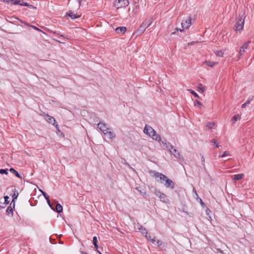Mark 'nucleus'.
Wrapping results in <instances>:
<instances>
[{"instance_id":"f257e3e1","label":"nucleus","mask_w":254,"mask_h":254,"mask_svg":"<svg viewBox=\"0 0 254 254\" xmlns=\"http://www.w3.org/2000/svg\"><path fill=\"white\" fill-rule=\"evenodd\" d=\"M154 177L156 178H159V180L158 181L163 184L166 188L172 190L174 189L175 184L174 182L165 175L157 172H155L154 173Z\"/></svg>"},{"instance_id":"f03ea898","label":"nucleus","mask_w":254,"mask_h":254,"mask_svg":"<svg viewBox=\"0 0 254 254\" xmlns=\"http://www.w3.org/2000/svg\"><path fill=\"white\" fill-rule=\"evenodd\" d=\"M143 131L145 134L148 135L153 139L159 142L161 141V137L159 135L156 133V132L152 127L146 125L144 127Z\"/></svg>"},{"instance_id":"7ed1b4c3","label":"nucleus","mask_w":254,"mask_h":254,"mask_svg":"<svg viewBox=\"0 0 254 254\" xmlns=\"http://www.w3.org/2000/svg\"><path fill=\"white\" fill-rule=\"evenodd\" d=\"M242 13V14L239 15L235 26V30L239 32H241L243 29L245 22V13L244 11Z\"/></svg>"},{"instance_id":"20e7f679","label":"nucleus","mask_w":254,"mask_h":254,"mask_svg":"<svg viewBox=\"0 0 254 254\" xmlns=\"http://www.w3.org/2000/svg\"><path fill=\"white\" fill-rule=\"evenodd\" d=\"M128 4V0H116L114 2V6L117 9L125 7Z\"/></svg>"},{"instance_id":"39448f33","label":"nucleus","mask_w":254,"mask_h":254,"mask_svg":"<svg viewBox=\"0 0 254 254\" xmlns=\"http://www.w3.org/2000/svg\"><path fill=\"white\" fill-rule=\"evenodd\" d=\"M151 21L150 20H145L137 29V32L143 33L145 29L151 24Z\"/></svg>"},{"instance_id":"423d86ee","label":"nucleus","mask_w":254,"mask_h":254,"mask_svg":"<svg viewBox=\"0 0 254 254\" xmlns=\"http://www.w3.org/2000/svg\"><path fill=\"white\" fill-rule=\"evenodd\" d=\"M154 193L156 196L159 198L161 201L165 202L168 200L166 195L159 190H155Z\"/></svg>"},{"instance_id":"0eeeda50","label":"nucleus","mask_w":254,"mask_h":254,"mask_svg":"<svg viewBox=\"0 0 254 254\" xmlns=\"http://www.w3.org/2000/svg\"><path fill=\"white\" fill-rule=\"evenodd\" d=\"M191 18L190 17H189L185 21H183L181 23L182 28L184 29L189 28L191 24Z\"/></svg>"},{"instance_id":"6e6552de","label":"nucleus","mask_w":254,"mask_h":254,"mask_svg":"<svg viewBox=\"0 0 254 254\" xmlns=\"http://www.w3.org/2000/svg\"><path fill=\"white\" fill-rule=\"evenodd\" d=\"M98 128L105 133V132H106L109 129V127H107V125L104 123L100 122L97 125Z\"/></svg>"},{"instance_id":"1a4fd4ad","label":"nucleus","mask_w":254,"mask_h":254,"mask_svg":"<svg viewBox=\"0 0 254 254\" xmlns=\"http://www.w3.org/2000/svg\"><path fill=\"white\" fill-rule=\"evenodd\" d=\"M139 230L140 231V232L142 234L145 235V236L148 238V239L150 241H151V242L152 243H154L155 242H156V240L155 239V238H153L152 239L150 236L147 237V230L145 228H143L142 226H140V228H139Z\"/></svg>"},{"instance_id":"9d476101","label":"nucleus","mask_w":254,"mask_h":254,"mask_svg":"<svg viewBox=\"0 0 254 254\" xmlns=\"http://www.w3.org/2000/svg\"><path fill=\"white\" fill-rule=\"evenodd\" d=\"M104 134L105 135H106L107 137L109 139L113 140L115 138V134L111 128H109L107 131L105 132Z\"/></svg>"},{"instance_id":"9b49d317","label":"nucleus","mask_w":254,"mask_h":254,"mask_svg":"<svg viewBox=\"0 0 254 254\" xmlns=\"http://www.w3.org/2000/svg\"><path fill=\"white\" fill-rule=\"evenodd\" d=\"M250 41H248L244 43L243 45L240 47L239 51L240 56H242L245 52V50L248 49Z\"/></svg>"},{"instance_id":"f8f14e48","label":"nucleus","mask_w":254,"mask_h":254,"mask_svg":"<svg viewBox=\"0 0 254 254\" xmlns=\"http://www.w3.org/2000/svg\"><path fill=\"white\" fill-rule=\"evenodd\" d=\"M66 14L68 16H69L72 19H76L80 17V15L74 13L71 10H69L68 12H66Z\"/></svg>"},{"instance_id":"ddd939ff","label":"nucleus","mask_w":254,"mask_h":254,"mask_svg":"<svg viewBox=\"0 0 254 254\" xmlns=\"http://www.w3.org/2000/svg\"><path fill=\"white\" fill-rule=\"evenodd\" d=\"M47 122H48L50 124L54 125L56 127L58 126V124L57 123L55 119L53 117H51L48 115H47V119H46Z\"/></svg>"},{"instance_id":"4468645a","label":"nucleus","mask_w":254,"mask_h":254,"mask_svg":"<svg viewBox=\"0 0 254 254\" xmlns=\"http://www.w3.org/2000/svg\"><path fill=\"white\" fill-rule=\"evenodd\" d=\"M169 151L175 158L178 159L180 158V153L175 148L173 147V149H171Z\"/></svg>"},{"instance_id":"2eb2a0df","label":"nucleus","mask_w":254,"mask_h":254,"mask_svg":"<svg viewBox=\"0 0 254 254\" xmlns=\"http://www.w3.org/2000/svg\"><path fill=\"white\" fill-rule=\"evenodd\" d=\"M162 143L164 148H166L169 151L171 149H173V146L169 142H168L166 140L163 141L162 142Z\"/></svg>"},{"instance_id":"dca6fc26","label":"nucleus","mask_w":254,"mask_h":254,"mask_svg":"<svg viewBox=\"0 0 254 254\" xmlns=\"http://www.w3.org/2000/svg\"><path fill=\"white\" fill-rule=\"evenodd\" d=\"M81 0H69V3H73L78 8H79L81 4Z\"/></svg>"},{"instance_id":"f3484780","label":"nucleus","mask_w":254,"mask_h":254,"mask_svg":"<svg viewBox=\"0 0 254 254\" xmlns=\"http://www.w3.org/2000/svg\"><path fill=\"white\" fill-rule=\"evenodd\" d=\"M116 32L118 33H124L126 31L125 27H119L116 28Z\"/></svg>"},{"instance_id":"a211bd4d","label":"nucleus","mask_w":254,"mask_h":254,"mask_svg":"<svg viewBox=\"0 0 254 254\" xmlns=\"http://www.w3.org/2000/svg\"><path fill=\"white\" fill-rule=\"evenodd\" d=\"M7 3H11L13 4L14 5H21V1L18 0H9L6 1Z\"/></svg>"},{"instance_id":"6ab92c4d","label":"nucleus","mask_w":254,"mask_h":254,"mask_svg":"<svg viewBox=\"0 0 254 254\" xmlns=\"http://www.w3.org/2000/svg\"><path fill=\"white\" fill-rule=\"evenodd\" d=\"M244 176L243 174L235 175L233 176V180L235 181H238L242 179L244 177Z\"/></svg>"},{"instance_id":"aec40b11","label":"nucleus","mask_w":254,"mask_h":254,"mask_svg":"<svg viewBox=\"0 0 254 254\" xmlns=\"http://www.w3.org/2000/svg\"><path fill=\"white\" fill-rule=\"evenodd\" d=\"M56 211L60 213L63 211V206L59 203H57L56 206Z\"/></svg>"},{"instance_id":"412c9836","label":"nucleus","mask_w":254,"mask_h":254,"mask_svg":"<svg viewBox=\"0 0 254 254\" xmlns=\"http://www.w3.org/2000/svg\"><path fill=\"white\" fill-rule=\"evenodd\" d=\"M241 117L239 115H236L232 118V122L234 124L236 121L240 120Z\"/></svg>"},{"instance_id":"4be33fe9","label":"nucleus","mask_w":254,"mask_h":254,"mask_svg":"<svg viewBox=\"0 0 254 254\" xmlns=\"http://www.w3.org/2000/svg\"><path fill=\"white\" fill-rule=\"evenodd\" d=\"M12 202L10 204V206H8L6 210V212L7 213V214L8 215L10 214L11 216L13 215V208L11 206V205L12 204Z\"/></svg>"},{"instance_id":"5701e85b","label":"nucleus","mask_w":254,"mask_h":254,"mask_svg":"<svg viewBox=\"0 0 254 254\" xmlns=\"http://www.w3.org/2000/svg\"><path fill=\"white\" fill-rule=\"evenodd\" d=\"M205 64L210 67H213L215 64H217L216 62H211V61H206Z\"/></svg>"},{"instance_id":"b1692460","label":"nucleus","mask_w":254,"mask_h":254,"mask_svg":"<svg viewBox=\"0 0 254 254\" xmlns=\"http://www.w3.org/2000/svg\"><path fill=\"white\" fill-rule=\"evenodd\" d=\"M10 172L14 174L16 177L21 178V177L19 175V174L18 173L17 171L15 170L13 168H10L9 170Z\"/></svg>"},{"instance_id":"393cba45","label":"nucleus","mask_w":254,"mask_h":254,"mask_svg":"<svg viewBox=\"0 0 254 254\" xmlns=\"http://www.w3.org/2000/svg\"><path fill=\"white\" fill-rule=\"evenodd\" d=\"M214 125H215V123L213 122L207 123L206 124V127L208 129H211V128H213V127H214Z\"/></svg>"},{"instance_id":"a878e982","label":"nucleus","mask_w":254,"mask_h":254,"mask_svg":"<svg viewBox=\"0 0 254 254\" xmlns=\"http://www.w3.org/2000/svg\"><path fill=\"white\" fill-rule=\"evenodd\" d=\"M215 54L218 57H222L224 55V52L222 51H219L215 52Z\"/></svg>"},{"instance_id":"bb28decb","label":"nucleus","mask_w":254,"mask_h":254,"mask_svg":"<svg viewBox=\"0 0 254 254\" xmlns=\"http://www.w3.org/2000/svg\"><path fill=\"white\" fill-rule=\"evenodd\" d=\"M226 156H230L229 152L226 151L222 154L220 155L219 157L223 158Z\"/></svg>"},{"instance_id":"cd10ccee","label":"nucleus","mask_w":254,"mask_h":254,"mask_svg":"<svg viewBox=\"0 0 254 254\" xmlns=\"http://www.w3.org/2000/svg\"><path fill=\"white\" fill-rule=\"evenodd\" d=\"M27 25L31 28H32L33 29H35V30H37V31H40V32H42V30H40L39 28H38V27L34 26V25H30V24H27Z\"/></svg>"},{"instance_id":"c85d7f7f","label":"nucleus","mask_w":254,"mask_h":254,"mask_svg":"<svg viewBox=\"0 0 254 254\" xmlns=\"http://www.w3.org/2000/svg\"><path fill=\"white\" fill-rule=\"evenodd\" d=\"M18 195V193L17 191H15L13 193V195H12L13 200H12V202H14V199L17 198Z\"/></svg>"},{"instance_id":"c756f323","label":"nucleus","mask_w":254,"mask_h":254,"mask_svg":"<svg viewBox=\"0 0 254 254\" xmlns=\"http://www.w3.org/2000/svg\"><path fill=\"white\" fill-rule=\"evenodd\" d=\"M194 105H197L200 108H202L203 107V105L202 104V103L201 102H200L199 101H196L195 102V103H194Z\"/></svg>"},{"instance_id":"7c9ffc66","label":"nucleus","mask_w":254,"mask_h":254,"mask_svg":"<svg viewBox=\"0 0 254 254\" xmlns=\"http://www.w3.org/2000/svg\"><path fill=\"white\" fill-rule=\"evenodd\" d=\"M8 173V170L7 169H0V174H7Z\"/></svg>"},{"instance_id":"2f4dec72","label":"nucleus","mask_w":254,"mask_h":254,"mask_svg":"<svg viewBox=\"0 0 254 254\" xmlns=\"http://www.w3.org/2000/svg\"><path fill=\"white\" fill-rule=\"evenodd\" d=\"M201 162H202V165L204 167V169H205V158H204V157L202 155L201 157Z\"/></svg>"},{"instance_id":"473e14b6","label":"nucleus","mask_w":254,"mask_h":254,"mask_svg":"<svg viewBox=\"0 0 254 254\" xmlns=\"http://www.w3.org/2000/svg\"><path fill=\"white\" fill-rule=\"evenodd\" d=\"M198 88L200 89L202 92H204L206 90L205 87L203 86L202 84H199Z\"/></svg>"},{"instance_id":"72a5a7b5","label":"nucleus","mask_w":254,"mask_h":254,"mask_svg":"<svg viewBox=\"0 0 254 254\" xmlns=\"http://www.w3.org/2000/svg\"><path fill=\"white\" fill-rule=\"evenodd\" d=\"M190 92L195 97L199 98V96L193 91V90H189Z\"/></svg>"},{"instance_id":"f704fd0d","label":"nucleus","mask_w":254,"mask_h":254,"mask_svg":"<svg viewBox=\"0 0 254 254\" xmlns=\"http://www.w3.org/2000/svg\"><path fill=\"white\" fill-rule=\"evenodd\" d=\"M211 142L213 145H215L216 147L218 148L219 147V144L217 143V141L215 140H214V139L212 140L211 141Z\"/></svg>"},{"instance_id":"c9c22d12","label":"nucleus","mask_w":254,"mask_h":254,"mask_svg":"<svg viewBox=\"0 0 254 254\" xmlns=\"http://www.w3.org/2000/svg\"><path fill=\"white\" fill-rule=\"evenodd\" d=\"M4 202L6 204H7L9 203V200H8V199H9V197L8 196H5L4 197Z\"/></svg>"},{"instance_id":"e433bc0d","label":"nucleus","mask_w":254,"mask_h":254,"mask_svg":"<svg viewBox=\"0 0 254 254\" xmlns=\"http://www.w3.org/2000/svg\"><path fill=\"white\" fill-rule=\"evenodd\" d=\"M250 103V101H247V102L243 104L242 105V108H245L247 105L249 104Z\"/></svg>"},{"instance_id":"4c0bfd02","label":"nucleus","mask_w":254,"mask_h":254,"mask_svg":"<svg viewBox=\"0 0 254 254\" xmlns=\"http://www.w3.org/2000/svg\"><path fill=\"white\" fill-rule=\"evenodd\" d=\"M40 191H41L42 194L44 195V196L45 197L46 199L49 197V196L47 194V193L46 192H45L44 191H43L41 190Z\"/></svg>"},{"instance_id":"58836bf2","label":"nucleus","mask_w":254,"mask_h":254,"mask_svg":"<svg viewBox=\"0 0 254 254\" xmlns=\"http://www.w3.org/2000/svg\"><path fill=\"white\" fill-rule=\"evenodd\" d=\"M46 200H47V203H48V204H49V206H50V207L52 209L54 210V209L53 208V207H52V205H51V204L50 200V199H49V198H47V199H46Z\"/></svg>"},{"instance_id":"ea45409f","label":"nucleus","mask_w":254,"mask_h":254,"mask_svg":"<svg viewBox=\"0 0 254 254\" xmlns=\"http://www.w3.org/2000/svg\"><path fill=\"white\" fill-rule=\"evenodd\" d=\"M93 245L97 244V238L96 236H94L93 238Z\"/></svg>"},{"instance_id":"a19ab883","label":"nucleus","mask_w":254,"mask_h":254,"mask_svg":"<svg viewBox=\"0 0 254 254\" xmlns=\"http://www.w3.org/2000/svg\"><path fill=\"white\" fill-rule=\"evenodd\" d=\"M21 5L29 6V3H28L27 2H23L21 1Z\"/></svg>"},{"instance_id":"79ce46f5","label":"nucleus","mask_w":254,"mask_h":254,"mask_svg":"<svg viewBox=\"0 0 254 254\" xmlns=\"http://www.w3.org/2000/svg\"><path fill=\"white\" fill-rule=\"evenodd\" d=\"M198 199L199 200V202L201 205L203 206L204 205V203L203 202L202 200L200 198H198Z\"/></svg>"},{"instance_id":"37998d69","label":"nucleus","mask_w":254,"mask_h":254,"mask_svg":"<svg viewBox=\"0 0 254 254\" xmlns=\"http://www.w3.org/2000/svg\"><path fill=\"white\" fill-rule=\"evenodd\" d=\"M180 31L182 32V31H183V30H182V29H181L176 28V29H175V32H173V33H172V34H174L176 33V31Z\"/></svg>"},{"instance_id":"c03bdc74","label":"nucleus","mask_w":254,"mask_h":254,"mask_svg":"<svg viewBox=\"0 0 254 254\" xmlns=\"http://www.w3.org/2000/svg\"><path fill=\"white\" fill-rule=\"evenodd\" d=\"M140 188L139 187L136 188V190H137L138 191H139L140 193H144V192L142 191V190L140 189Z\"/></svg>"},{"instance_id":"a18cd8bd","label":"nucleus","mask_w":254,"mask_h":254,"mask_svg":"<svg viewBox=\"0 0 254 254\" xmlns=\"http://www.w3.org/2000/svg\"><path fill=\"white\" fill-rule=\"evenodd\" d=\"M156 243L158 246L161 245V243L159 240H157Z\"/></svg>"},{"instance_id":"49530a36","label":"nucleus","mask_w":254,"mask_h":254,"mask_svg":"<svg viewBox=\"0 0 254 254\" xmlns=\"http://www.w3.org/2000/svg\"><path fill=\"white\" fill-rule=\"evenodd\" d=\"M195 43V42H191L189 43L188 44V45H194Z\"/></svg>"},{"instance_id":"de8ad7c7","label":"nucleus","mask_w":254,"mask_h":254,"mask_svg":"<svg viewBox=\"0 0 254 254\" xmlns=\"http://www.w3.org/2000/svg\"><path fill=\"white\" fill-rule=\"evenodd\" d=\"M193 192H194V193H195V194L196 196L197 197H198V194H197V192H196V191L195 190V189H193Z\"/></svg>"},{"instance_id":"09e8293b","label":"nucleus","mask_w":254,"mask_h":254,"mask_svg":"<svg viewBox=\"0 0 254 254\" xmlns=\"http://www.w3.org/2000/svg\"><path fill=\"white\" fill-rule=\"evenodd\" d=\"M94 246H95V248L96 249V250H98V246L97 245V244H94Z\"/></svg>"},{"instance_id":"8fccbe9b","label":"nucleus","mask_w":254,"mask_h":254,"mask_svg":"<svg viewBox=\"0 0 254 254\" xmlns=\"http://www.w3.org/2000/svg\"><path fill=\"white\" fill-rule=\"evenodd\" d=\"M29 7L30 8H35L33 5L29 4Z\"/></svg>"},{"instance_id":"3c124183","label":"nucleus","mask_w":254,"mask_h":254,"mask_svg":"<svg viewBox=\"0 0 254 254\" xmlns=\"http://www.w3.org/2000/svg\"><path fill=\"white\" fill-rule=\"evenodd\" d=\"M253 100V98H249L248 101H250V102Z\"/></svg>"},{"instance_id":"603ef678","label":"nucleus","mask_w":254,"mask_h":254,"mask_svg":"<svg viewBox=\"0 0 254 254\" xmlns=\"http://www.w3.org/2000/svg\"><path fill=\"white\" fill-rule=\"evenodd\" d=\"M82 254H87L86 252H81Z\"/></svg>"},{"instance_id":"864d4df0","label":"nucleus","mask_w":254,"mask_h":254,"mask_svg":"<svg viewBox=\"0 0 254 254\" xmlns=\"http://www.w3.org/2000/svg\"><path fill=\"white\" fill-rule=\"evenodd\" d=\"M99 254H102L101 252H98Z\"/></svg>"},{"instance_id":"5fc2aeb1","label":"nucleus","mask_w":254,"mask_h":254,"mask_svg":"<svg viewBox=\"0 0 254 254\" xmlns=\"http://www.w3.org/2000/svg\"><path fill=\"white\" fill-rule=\"evenodd\" d=\"M14 205H15V204L14 203H13V207H14Z\"/></svg>"}]
</instances>
